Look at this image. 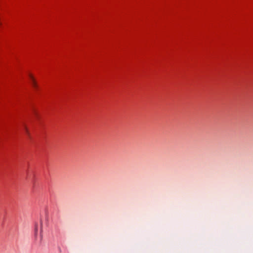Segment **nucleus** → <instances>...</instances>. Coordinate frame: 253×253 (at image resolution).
Listing matches in <instances>:
<instances>
[{
	"label": "nucleus",
	"mask_w": 253,
	"mask_h": 253,
	"mask_svg": "<svg viewBox=\"0 0 253 253\" xmlns=\"http://www.w3.org/2000/svg\"><path fill=\"white\" fill-rule=\"evenodd\" d=\"M39 229L40 230V241H42L43 238V235H42V222L41 221L40 223V224L38 223H35V237L36 238H37L38 236V233Z\"/></svg>",
	"instance_id": "1"
},
{
	"label": "nucleus",
	"mask_w": 253,
	"mask_h": 253,
	"mask_svg": "<svg viewBox=\"0 0 253 253\" xmlns=\"http://www.w3.org/2000/svg\"><path fill=\"white\" fill-rule=\"evenodd\" d=\"M29 77H30V78L31 79L32 85L34 87L37 88L38 86L37 84L34 77L31 74L29 75Z\"/></svg>",
	"instance_id": "2"
},
{
	"label": "nucleus",
	"mask_w": 253,
	"mask_h": 253,
	"mask_svg": "<svg viewBox=\"0 0 253 253\" xmlns=\"http://www.w3.org/2000/svg\"><path fill=\"white\" fill-rule=\"evenodd\" d=\"M24 129H25V132H26V133H27V134H29V131H28V128H27V126H24Z\"/></svg>",
	"instance_id": "3"
}]
</instances>
